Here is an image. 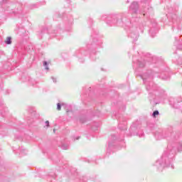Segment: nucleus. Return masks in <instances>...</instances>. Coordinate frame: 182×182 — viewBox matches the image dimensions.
<instances>
[{
	"label": "nucleus",
	"mask_w": 182,
	"mask_h": 182,
	"mask_svg": "<svg viewBox=\"0 0 182 182\" xmlns=\"http://www.w3.org/2000/svg\"><path fill=\"white\" fill-rule=\"evenodd\" d=\"M46 70H48L49 69V64L48 63L47 61H43V63Z\"/></svg>",
	"instance_id": "aec40b11"
},
{
	"label": "nucleus",
	"mask_w": 182,
	"mask_h": 182,
	"mask_svg": "<svg viewBox=\"0 0 182 182\" xmlns=\"http://www.w3.org/2000/svg\"><path fill=\"white\" fill-rule=\"evenodd\" d=\"M159 77H161L162 80H168V79H170V75L168 72L163 71L161 73Z\"/></svg>",
	"instance_id": "ddd939ff"
},
{
	"label": "nucleus",
	"mask_w": 182,
	"mask_h": 182,
	"mask_svg": "<svg viewBox=\"0 0 182 182\" xmlns=\"http://www.w3.org/2000/svg\"><path fill=\"white\" fill-rule=\"evenodd\" d=\"M175 41H176L175 45H178V46L181 45V41H180V38H178V37H176Z\"/></svg>",
	"instance_id": "412c9836"
},
{
	"label": "nucleus",
	"mask_w": 182,
	"mask_h": 182,
	"mask_svg": "<svg viewBox=\"0 0 182 182\" xmlns=\"http://www.w3.org/2000/svg\"><path fill=\"white\" fill-rule=\"evenodd\" d=\"M79 139H80V136H77V137L76 138V140H79Z\"/></svg>",
	"instance_id": "72a5a7b5"
},
{
	"label": "nucleus",
	"mask_w": 182,
	"mask_h": 182,
	"mask_svg": "<svg viewBox=\"0 0 182 182\" xmlns=\"http://www.w3.org/2000/svg\"><path fill=\"white\" fill-rule=\"evenodd\" d=\"M177 103H178V102H177V100H176L174 98H171L169 100V105H171V106H172V107H176Z\"/></svg>",
	"instance_id": "4468645a"
},
{
	"label": "nucleus",
	"mask_w": 182,
	"mask_h": 182,
	"mask_svg": "<svg viewBox=\"0 0 182 182\" xmlns=\"http://www.w3.org/2000/svg\"><path fill=\"white\" fill-rule=\"evenodd\" d=\"M137 65L139 68H144V65H146V63L144 62L138 60L137 62Z\"/></svg>",
	"instance_id": "6ab92c4d"
},
{
	"label": "nucleus",
	"mask_w": 182,
	"mask_h": 182,
	"mask_svg": "<svg viewBox=\"0 0 182 182\" xmlns=\"http://www.w3.org/2000/svg\"><path fill=\"white\" fill-rule=\"evenodd\" d=\"M167 137H171L172 140L174 141L178 140V139H180V136L173 132V128H170V129L166 131L165 133L162 132H156L155 133V138L156 139V140H161Z\"/></svg>",
	"instance_id": "20e7f679"
},
{
	"label": "nucleus",
	"mask_w": 182,
	"mask_h": 182,
	"mask_svg": "<svg viewBox=\"0 0 182 182\" xmlns=\"http://www.w3.org/2000/svg\"><path fill=\"white\" fill-rule=\"evenodd\" d=\"M167 18H168L169 21V25H173L172 26V29H174V28H177L178 29V18H177V15L176 14H166Z\"/></svg>",
	"instance_id": "423d86ee"
},
{
	"label": "nucleus",
	"mask_w": 182,
	"mask_h": 182,
	"mask_svg": "<svg viewBox=\"0 0 182 182\" xmlns=\"http://www.w3.org/2000/svg\"><path fill=\"white\" fill-rule=\"evenodd\" d=\"M160 114V112H159V110H156L153 112L152 116L153 117H156V116H159Z\"/></svg>",
	"instance_id": "4be33fe9"
},
{
	"label": "nucleus",
	"mask_w": 182,
	"mask_h": 182,
	"mask_svg": "<svg viewBox=\"0 0 182 182\" xmlns=\"http://www.w3.org/2000/svg\"><path fill=\"white\" fill-rule=\"evenodd\" d=\"M119 128L121 129V130H127V127H126V125H124L123 128H122V127L119 125Z\"/></svg>",
	"instance_id": "393cba45"
},
{
	"label": "nucleus",
	"mask_w": 182,
	"mask_h": 182,
	"mask_svg": "<svg viewBox=\"0 0 182 182\" xmlns=\"http://www.w3.org/2000/svg\"><path fill=\"white\" fill-rule=\"evenodd\" d=\"M141 77L146 87V90L149 92V100H156L157 99V96L160 95L159 90H160V87H157V85L153 82V78L154 77V73L151 70H148L141 75Z\"/></svg>",
	"instance_id": "f03ea898"
},
{
	"label": "nucleus",
	"mask_w": 182,
	"mask_h": 182,
	"mask_svg": "<svg viewBox=\"0 0 182 182\" xmlns=\"http://www.w3.org/2000/svg\"><path fill=\"white\" fill-rule=\"evenodd\" d=\"M26 151L25 150V149H21V151H20V154H21V155H23V154H25V152H26Z\"/></svg>",
	"instance_id": "a878e982"
},
{
	"label": "nucleus",
	"mask_w": 182,
	"mask_h": 182,
	"mask_svg": "<svg viewBox=\"0 0 182 182\" xmlns=\"http://www.w3.org/2000/svg\"><path fill=\"white\" fill-rule=\"evenodd\" d=\"M178 151H182V144H179L178 146Z\"/></svg>",
	"instance_id": "b1692460"
},
{
	"label": "nucleus",
	"mask_w": 182,
	"mask_h": 182,
	"mask_svg": "<svg viewBox=\"0 0 182 182\" xmlns=\"http://www.w3.org/2000/svg\"><path fill=\"white\" fill-rule=\"evenodd\" d=\"M43 33H50L53 36H59V33H60V29L54 30L53 32L50 33V30L48 29V27H43L40 33V36H42Z\"/></svg>",
	"instance_id": "0eeeda50"
},
{
	"label": "nucleus",
	"mask_w": 182,
	"mask_h": 182,
	"mask_svg": "<svg viewBox=\"0 0 182 182\" xmlns=\"http://www.w3.org/2000/svg\"><path fill=\"white\" fill-rule=\"evenodd\" d=\"M6 45H11L12 44V37L9 36L6 38V41H4Z\"/></svg>",
	"instance_id": "dca6fc26"
},
{
	"label": "nucleus",
	"mask_w": 182,
	"mask_h": 182,
	"mask_svg": "<svg viewBox=\"0 0 182 182\" xmlns=\"http://www.w3.org/2000/svg\"><path fill=\"white\" fill-rule=\"evenodd\" d=\"M102 43L103 42L102 40L99 39V38L92 36V42L90 45L100 46Z\"/></svg>",
	"instance_id": "1a4fd4ad"
},
{
	"label": "nucleus",
	"mask_w": 182,
	"mask_h": 182,
	"mask_svg": "<svg viewBox=\"0 0 182 182\" xmlns=\"http://www.w3.org/2000/svg\"><path fill=\"white\" fill-rule=\"evenodd\" d=\"M144 2H145V5H147L148 6V8H147V11H146V14H144L143 16H146V15H149V14L153 12V8L149 5L150 4V0H144Z\"/></svg>",
	"instance_id": "f8f14e48"
},
{
	"label": "nucleus",
	"mask_w": 182,
	"mask_h": 182,
	"mask_svg": "<svg viewBox=\"0 0 182 182\" xmlns=\"http://www.w3.org/2000/svg\"><path fill=\"white\" fill-rule=\"evenodd\" d=\"M51 79L54 83H56V78L55 77H51Z\"/></svg>",
	"instance_id": "c85d7f7f"
},
{
	"label": "nucleus",
	"mask_w": 182,
	"mask_h": 182,
	"mask_svg": "<svg viewBox=\"0 0 182 182\" xmlns=\"http://www.w3.org/2000/svg\"><path fill=\"white\" fill-rule=\"evenodd\" d=\"M112 147H113V144H112V143L109 142L108 149H107V152L108 153H109V151H110V149H112Z\"/></svg>",
	"instance_id": "5701e85b"
},
{
	"label": "nucleus",
	"mask_w": 182,
	"mask_h": 182,
	"mask_svg": "<svg viewBox=\"0 0 182 182\" xmlns=\"http://www.w3.org/2000/svg\"><path fill=\"white\" fill-rule=\"evenodd\" d=\"M116 139V136L114 135L111 136V140H114Z\"/></svg>",
	"instance_id": "7c9ffc66"
},
{
	"label": "nucleus",
	"mask_w": 182,
	"mask_h": 182,
	"mask_svg": "<svg viewBox=\"0 0 182 182\" xmlns=\"http://www.w3.org/2000/svg\"><path fill=\"white\" fill-rule=\"evenodd\" d=\"M1 7L5 11H9V9L13 11V14H18L19 13V11H22V4L21 3H16V4H9L8 1L6 0H2L0 2ZM14 8H16V11H14Z\"/></svg>",
	"instance_id": "39448f33"
},
{
	"label": "nucleus",
	"mask_w": 182,
	"mask_h": 182,
	"mask_svg": "<svg viewBox=\"0 0 182 182\" xmlns=\"http://www.w3.org/2000/svg\"><path fill=\"white\" fill-rule=\"evenodd\" d=\"M62 106L63 107H67L68 105L65 104V103H58L57 104V110H60L62 109Z\"/></svg>",
	"instance_id": "f3484780"
},
{
	"label": "nucleus",
	"mask_w": 182,
	"mask_h": 182,
	"mask_svg": "<svg viewBox=\"0 0 182 182\" xmlns=\"http://www.w3.org/2000/svg\"><path fill=\"white\" fill-rule=\"evenodd\" d=\"M174 154H176V152H173V150L164 151L161 158L154 164L156 169L158 171H163L164 168L174 170V164H173V161H174Z\"/></svg>",
	"instance_id": "7ed1b4c3"
},
{
	"label": "nucleus",
	"mask_w": 182,
	"mask_h": 182,
	"mask_svg": "<svg viewBox=\"0 0 182 182\" xmlns=\"http://www.w3.org/2000/svg\"><path fill=\"white\" fill-rule=\"evenodd\" d=\"M129 2H130V1H129V0H127V4H129Z\"/></svg>",
	"instance_id": "c9c22d12"
},
{
	"label": "nucleus",
	"mask_w": 182,
	"mask_h": 182,
	"mask_svg": "<svg viewBox=\"0 0 182 182\" xmlns=\"http://www.w3.org/2000/svg\"><path fill=\"white\" fill-rule=\"evenodd\" d=\"M153 26L154 28L149 30V35H151V38H154L157 34V23L154 22Z\"/></svg>",
	"instance_id": "9d476101"
},
{
	"label": "nucleus",
	"mask_w": 182,
	"mask_h": 182,
	"mask_svg": "<svg viewBox=\"0 0 182 182\" xmlns=\"http://www.w3.org/2000/svg\"><path fill=\"white\" fill-rule=\"evenodd\" d=\"M46 126L49 127V121H46Z\"/></svg>",
	"instance_id": "c756f323"
},
{
	"label": "nucleus",
	"mask_w": 182,
	"mask_h": 182,
	"mask_svg": "<svg viewBox=\"0 0 182 182\" xmlns=\"http://www.w3.org/2000/svg\"><path fill=\"white\" fill-rule=\"evenodd\" d=\"M163 92H164V91L161 90V93H163Z\"/></svg>",
	"instance_id": "e433bc0d"
},
{
	"label": "nucleus",
	"mask_w": 182,
	"mask_h": 182,
	"mask_svg": "<svg viewBox=\"0 0 182 182\" xmlns=\"http://www.w3.org/2000/svg\"><path fill=\"white\" fill-rule=\"evenodd\" d=\"M62 150H69V144H63L61 145Z\"/></svg>",
	"instance_id": "a211bd4d"
},
{
	"label": "nucleus",
	"mask_w": 182,
	"mask_h": 182,
	"mask_svg": "<svg viewBox=\"0 0 182 182\" xmlns=\"http://www.w3.org/2000/svg\"><path fill=\"white\" fill-rule=\"evenodd\" d=\"M88 23H89L90 25H92V23H93V19L89 18V20H88Z\"/></svg>",
	"instance_id": "bb28decb"
},
{
	"label": "nucleus",
	"mask_w": 182,
	"mask_h": 182,
	"mask_svg": "<svg viewBox=\"0 0 182 182\" xmlns=\"http://www.w3.org/2000/svg\"><path fill=\"white\" fill-rule=\"evenodd\" d=\"M139 137H144V133H141V134H138Z\"/></svg>",
	"instance_id": "cd10ccee"
},
{
	"label": "nucleus",
	"mask_w": 182,
	"mask_h": 182,
	"mask_svg": "<svg viewBox=\"0 0 182 182\" xmlns=\"http://www.w3.org/2000/svg\"><path fill=\"white\" fill-rule=\"evenodd\" d=\"M41 5H45V1L34 4H31V9H35V8H39V6H41Z\"/></svg>",
	"instance_id": "2eb2a0df"
},
{
	"label": "nucleus",
	"mask_w": 182,
	"mask_h": 182,
	"mask_svg": "<svg viewBox=\"0 0 182 182\" xmlns=\"http://www.w3.org/2000/svg\"><path fill=\"white\" fill-rule=\"evenodd\" d=\"M132 14L129 12L120 13L111 16L104 15L102 16V21H105L109 26H121L122 28H129L128 36L132 39V42H136L139 39V28L137 23H133L130 18Z\"/></svg>",
	"instance_id": "f257e3e1"
},
{
	"label": "nucleus",
	"mask_w": 182,
	"mask_h": 182,
	"mask_svg": "<svg viewBox=\"0 0 182 182\" xmlns=\"http://www.w3.org/2000/svg\"><path fill=\"white\" fill-rule=\"evenodd\" d=\"M81 123H85V120L80 119Z\"/></svg>",
	"instance_id": "473e14b6"
},
{
	"label": "nucleus",
	"mask_w": 182,
	"mask_h": 182,
	"mask_svg": "<svg viewBox=\"0 0 182 182\" xmlns=\"http://www.w3.org/2000/svg\"><path fill=\"white\" fill-rule=\"evenodd\" d=\"M56 132V129H53V133H55Z\"/></svg>",
	"instance_id": "f704fd0d"
},
{
	"label": "nucleus",
	"mask_w": 182,
	"mask_h": 182,
	"mask_svg": "<svg viewBox=\"0 0 182 182\" xmlns=\"http://www.w3.org/2000/svg\"><path fill=\"white\" fill-rule=\"evenodd\" d=\"M145 60H147L148 62H151L152 63H156V60H157V58L151 55L150 53H147L145 55Z\"/></svg>",
	"instance_id": "9b49d317"
},
{
	"label": "nucleus",
	"mask_w": 182,
	"mask_h": 182,
	"mask_svg": "<svg viewBox=\"0 0 182 182\" xmlns=\"http://www.w3.org/2000/svg\"><path fill=\"white\" fill-rule=\"evenodd\" d=\"M129 11L134 14L135 15L139 14V3L134 1L129 6Z\"/></svg>",
	"instance_id": "6e6552de"
},
{
	"label": "nucleus",
	"mask_w": 182,
	"mask_h": 182,
	"mask_svg": "<svg viewBox=\"0 0 182 182\" xmlns=\"http://www.w3.org/2000/svg\"><path fill=\"white\" fill-rule=\"evenodd\" d=\"M0 45H2V39L0 38Z\"/></svg>",
	"instance_id": "2f4dec72"
}]
</instances>
